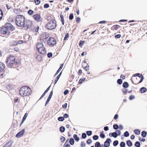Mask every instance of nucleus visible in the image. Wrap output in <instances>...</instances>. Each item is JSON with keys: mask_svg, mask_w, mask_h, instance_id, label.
<instances>
[{"mask_svg": "<svg viewBox=\"0 0 147 147\" xmlns=\"http://www.w3.org/2000/svg\"><path fill=\"white\" fill-rule=\"evenodd\" d=\"M31 90L27 86L21 87L19 91V93L22 96H28L31 94Z\"/></svg>", "mask_w": 147, "mask_h": 147, "instance_id": "1", "label": "nucleus"}, {"mask_svg": "<svg viewBox=\"0 0 147 147\" xmlns=\"http://www.w3.org/2000/svg\"><path fill=\"white\" fill-rule=\"evenodd\" d=\"M15 22L18 26L24 27L25 24V18L22 15H18L16 17Z\"/></svg>", "mask_w": 147, "mask_h": 147, "instance_id": "2", "label": "nucleus"}, {"mask_svg": "<svg viewBox=\"0 0 147 147\" xmlns=\"http://www.w3.org/2000/svg\"><path fill=\"white\" fill-rule=\"evenodd\" d=\"M56 22L55 20L51 19L46 24L45 27L49 30H52L54 29L56 26Z\"/></svg>", "mask_w": 147, "mask_h": 147, "instance_id": "3", "label": "nucleus"}, {"mask_svg": "<svg viewBox=\"0 0 147 147\" xmlns=\"http://www.w3.org/2000/svg\"><path fill=\"white\" fill-rule=\"evenodd\" d=\"M6 61L7 66L9 67H12L15 63V57L12 55L8 56Z\"/></svg>", "mask_w": 147, "mask_h": 147, "instance_id": "4", "label": "nucleus"}, {"mask_svg": "<svg viewBox=\"0 0 147 147\" xmlns=\"http://www.w3.org/2000/svg\"><path fill=\"white\" fill-rule=\"evenodd\" d=\"M56 43L55 39L53 38H50L47 41V43L50 46H53Z\"/></svg>", "mask_w": 147, "mask_h": 147, "instance_id": "5", "label": "nucleus"}, {"mask_svg": "<svg viewBox=\"0 0 147 147\" xmlns=\"http://www.w3.org/2000/svg\"><path fill=\"white\" fill-rule=\"evenodd\" d=\"M1 34H3L8 35L9 33L8 28H7L5 26L2 27L1 30Z\"/></svg>", "mask_w": 147, "mask_h": 147, "instance_id": "6", "label": "nucleus"}, {"mask_svg": "<svg viewBox=\"0 0 147 147\" xmlns=\"http://www.w3.org/2000/svg\"><path fill=\"white\" fill-rule=\"evenodd\" d=\"M25 25L27 28H31L32 25V22L29 20H26V24Z\"/></svg>", "mask_w": 147, "mask_h": 147, "instance_id": "7", "label": "nucleus"}, {"mask_svg": "<svg viewBox=\"0 0 147 147\" xmlns=\"http://www.w3.org/2000/svg\"><path fill=\"white\" fill-rule=\"evenodd\" d=\"M34 19L37 22H40V16L38 14H36L34 15L33 16Z\"/></svg>", "mask_w": 147, "mask_h": 147, "instance_id": "8", "label": "nucleus"}, {"mask_svg": "<svg viewBox=\"0 0 147 147\" xmlns=\"http://www.w3.org/2000/svg\"><path fill=\"white\" fill-rule=\"evenodd\" d=\"M25 132L24 129H22L21 131L18 133L16 135V137L17 138H19L22 136Z\"/></svg>", "mask_w": 147, "mask_h": 147, "instance_id": "9", "label": "nucleus"}, {"mask_svg": "<svg viewBox=\"0 0 147 147\" xmlns=\"http://www.w3.org/2000/svg\"><path fill=\"white\" fill-rule=\"evenodd\" d=\"M37 50L42 55H44L46 53V50L44 48V47L41 49H38Z\"/></svg>", "mask_w": 147, "mask_h": 147, "instance_id": "10", "label": "nucleus"}, {"mask_svg": "<svg viewBox=\"0 0 147 147\" xmlns=\"http://www.w3.org/2000/svg\"><path fill=\"white\" fill-rule=\"evenodd\" d=\"M111 142V139L108 138L104 143V146L105 147H108L110 146V143Z\"/></svg>", "mask_w": 147, "mask_h": 147, "instance_id": "11", "label": "nucleus"}, {"mask_svg": "<svg viewBox=\"0 0 147 147\" xmlns=\"http://www.w3.org/2000/svg\"><path fill=\"white\" fill-rule=\"evenodd\" d=\"M5 27L7 28L8 30H13L14 28L13 26L9 23H7L6 24V26Z\"/></svg>", "mask_w": 147, "mask_h": 147, "instance_id": "12", "label": "nucleus"}, {"mask_svg": "<svg viewBox=\"0 0 147 147\" xmlns=\"http://www.w3.org/2000/svg\"><path fill=\"white\" fill-rule=\"evenodd\" d=\"M13 143V142L10 140L3 147H9L11 146Z\"/></svg>", "mask_w": 147, "mask_h": 147, "instance_id": "13", "label": "nucleus"}, {"mask_svg": "<svg viewBox=\"0 0 147 147\" xmlns=\"http://www.w3.org/2000/svg\"><path fill=\"white\" fill-rule=\"evenodd\" d=\"M44 47L43 45L41 43H38L36 45V47L37 50L40 49Z\"/></svg>", "mask_w": 147, "mask_h": 147, "instance_id": "14", "label": "nucleus"}, {"mask_svg": "<svg viewBox=\"0 0 147 147\" xmlns=\"http://www.w3.org/2000/svg\"><path fill=\"white\" fill-rule=\"evenodd\" d=\"M63 64H61V65L60 66V67L59 68V69L56 72V73L55 76V75H57L59 72L62 69V67H63Z\"/></svg>", "mask_w": 147, "mask_h": 147, "instance_id": "15", "label": "nucleus"}, {"mask_svg": "<svg viewBox=\"0 0 147 147\" xmlns=\"http://www.w3.org/2000/svg\"><path fill=\"white\" fill-rule=\"evenodd\" d=\"M28 114L27 113H26L24 115V117L23 118V119H22V123H21V124L24 123V121L26 120L27 116H28Z\"/></svg>", "mask_w": 147, "mask_h": 147, "instance_id": "16", "label": "nucleus"}, {"mask_svg": "<svg viewBox=\"0 0 147 147\" xmlns=\"http://www.w3.org/2000/svg\"><path fill=\"white\" fill-rule=\"evenodd\" d=\"M147 90V89L144 87L141 88L140 89V91L141 93H143L145 92Z\"/></svg>", "mask_w": 147, "mask_h": 147, "instance_id": "17", "label": "nucleus"}, {"mask_svg": "<svg viewBox=\"0 0 147 147\" xmlns=\"http://www.w3.org/2000/svg\"><path fill=\"white\" fill-rule=\"evenodd\" d=\"M51 86H49L48 88L47 89V90H45V92L40 97V98H42L44 96H45L47 92L49 91V89L50 88Z\"/></svg>", "mask_w": 147, "mask_h": 147, "instance_id": "18", "label": "nucleus"}, {"mask_svg": "<svg viewBox=\"0 0 147 147\" xmlns=\"http://www.w3.org/2000/svg\"><path fill=\"white\" fill-rule=\"evenodd\" d=\"M11 45L12 46H16L17 45L18 43L17 41H13L11 42Z\"/></svg>", "mask_w": 147, "mask_h": 147, "instance_id": "19", "label": "nucleus"}, {"mask_svg": "<svg viewBox=\"0 0 147 147\" xmlns=\"http://www.w3.org/2000/svg\"><path fill=\"white\" fill-rule=\"evenodd\" d=\"M61 73H62L61 72H60V73L57 76V78L55 79V84L57 83V81H58V80H59V78L61 75Z\"/></svg>", "mask_w": 147, "mask_h": 147, "instance_id": "20", "label": "nucleus"}, {"mask_svg": "<svg viewBox=\"0 0 147 147\" xmlns=\"http://www.w3.org/2000/svg\"><path fill=\"white\" fill-rule=\"evenodd\" d=\"M123 86L124 88H126L128 87L129 84L127 82H125L123 84Z\"/></svg>", "mask_w": 147, "mask_h": 147, "instance_id": "21", "label": "nucleus"}, {"mask_svg": "<svg viewBox=\"0 0 147 147\" xmlns=\"http://www.w3.org/2000/svg\"><path fill=\"white\" fill-rule=\"evenodd\" d=\"M36 59L38 61H40L42 60V57L40 55H37L36 57Z\"/></svg>", "mask_w": 147, "mask_h": 147, "instance_id": "22", "label": "nucleus"}, {"mask_svg": "<svg viewBox=\"0 0 147 147\" xmlns=\"http://www.w3.org/2000/svg\"><path fill=\"white\" fill-rule=\"evenodd\" d=\"M127 144L130 147L132 146V142L130 141H127L126 142Z\"/></svg>", "mask_w": 147, "mask_h": 147, "instance_id": "23", "label": "nucleus"}, {"mask_svg": "<svg viewBox=\"0 0 147 147\" xmlns=\"http://www.w3.org/2000/svg\"><path fill=\"white\" fill-rule=\"evenodd\" d=\"M73 137L75 140L76 141L78 142L79 140V138L78 137V136L76 134H74Z\"/></svg>", "mask_w": 147, "mask_h": 147, "instance_id": "24", "label": "nucleus"}, {"mask_svg": "<svg viewBox=\"0 0 147 147\" xmlns=\"http://www.w3.org/2000/svg\"><path fill=\"white\" fill-rule=\"evenodd\" d=\"M74 140L72 138H71L69 140V143L71 145H73L74 144Z\"/></svg>", "mask_w": 147, "mask_h": 147, "instance_id": "25", "label": "nucleus"}, {"mask_svg": "<svg viewBox=\"0 0 147 147\" xmlns=\"http://www.w3.org/2000/svg\"><path fill=\"white\" fill-rule=\"evenodd\" d=\"M134 132L135 134L137 135H139L140 133V131L138 129H135L134 130Z\"/></svg>", "mask_w": 147, "mask_h": 147, "instance_id": "26", "label": "nucleus"}, {"mask_svg": "<svg viewBox=\"0 0 147 147\" xmlns=\"http://www.w3.org/2000/svg\"><path fill=\"white\" fill-rule=\"evenodd\" d=\"M65 130V128L64 127L61 126L60 128V131L61 132H63Z\"/></svg>", "mask_w": 147, "mask_h": 147, "instance_id": "27", "label": "nucleus"}, {"mask_svg": "<svg viewBox=\"0 0 147 147\" xmlns=\"http://www.w3.org/2000/svg\"><path fill=\"white\" fill-rule=\"evenodd\" d=\"M146 134L147 133L146 131H143L142 132L141 135L143 137H144L146 136Z\"/></svg>", "mask_w": 147, "mask_h": 147, "instance_id": "28", "label": "nucleus"}, {"mask_svg": "<svg viewBox=\"0 0 147 147\" xmlns=\"http://www.w3.org/2000/svg\"><path fill=\"white\" fill-rule=\"evenodd\" d=\"M53 92L52 91L50 93V94L47 99L50 100L53 95Z\"/></svg>", "mask_w": 147, "mask_h": 147, "instance_id": "29", "label": "nucleus"}, {"mask_svg": "<svg viewBox=\"0 0 147 147\" xmlns=\"http://www.w3.org/2000/svg\"><path fill=\"white\" fill-rule=\"evenodd\" d=\"M111 135L112 136L115 138H116L117 136V133L116 132L112 133Z\"/></svg>", "mask_w": 147, "mask_h": 147, "instance_id": "30", "label": "nucleus"}, {"mask_svg": "<svg viewBox=\"0 0 147 147\" xmlns=\"http://www.w3.org/2000/svg\"><path fill=\"white\" fill-rule=\"evenodd\" d=\"M34 13V11L31 10H29L28 12V14L30 15H32Z\"/></svg>", "mask_w": 147, "mask_h": 147, "instance_id": "31", "label": "nucleus"}, {"mask_svg": "<svg viewBox=\"0 0 147 147\" xmlns=\"http://www.w3.org/2000/svg\"><path fill=\"white\" fill-rule=\"evenodd\" d=\"M135 145L137 147H139L140 146V144L139 142H136L135 144Z\"/></svg>", "mask_w": 147, "mask_h": 147, "instance_id": "32", "label": "nucleus"}, {"mask_svg": "<svg viewBox=\"0 0 147 147\" xmlns=\"http://www.w3.org/2000/svg\"><path fill=\"white\" fill-rule=\"evenodd\" d=\"M58 120L59 121H63L64 120V118L63 117H59L58 118Z\"/></svg>", "mask_w": 147, "mask_h": 147, "instance_id": "33", "label": "nucleus"}, {"mask_svg": "<svg viewBox=\"0 0 147 147\" xmlns=\"http://www.w3.org/2000/svg\"><path fill=\"white\" fill-rule=\"evenodd\" d=\"M100 143L98 142H97L95 143V147H100Z\"/></svg>", "mask_w": 147, "mask_h": 147, "instance_id": "34", "label": "nucleus"}, {"mask_svg": "<svg viewBox=\"0 0 147 147\" xmlns=\"http://www.w3.org/2000/svg\"><path fill=\"white\" fill-rule=\"evenodd\" d=\"M129 135V132L127 131H126L124 133V136L125 137H127Z\"/></svg>", "mask_w": 147, "mask_h": 147, "instance_id": "35", "label": "nucleus"}, {"mask_svg": "<svg viewBox=\"0 0 147 147\" xmlns=\"http://www.w3.org/2000/svg\"><path fill=\"white\" fill-rule=\"evenodd\" d=\"M86 79L85 78H84L82 79H81L79 81L78 83L79 84H81L82 83V82L84 81Z\"/></svg>", "mask_w": 147, "mask_h": 147, "instance_id": "36", "label": "nucleus"}, {"mask_svg": "<svg viewBox=\"0 0 147 147\" xmlns=\"http://www.w3.org/2000/svg\"><path fill=\"white\" fill-rule=\"evenodd\" d=\"M125 144L123 142H121L120 144V146L121 147H125Z\"/></svg>", "mask_w": 147, "mask_h": 147, "instance_id": "37", "label": "nucleus"}, {"mask_svg": "<svg viewBox=\"0 0 147 147\" xmlns=\"http://www.w3.org/2000/svg\"><path fill=\"white\" fill-rule=\"evenodd\" d=\"M118 144V142L117 140L115 141L113 143V145L114 146H117Z\"/></svg>", "mask_w": 147, "mask_h": 147, "instance_id": "38", "label": "nucleus"}, {"mask_svg": "<svg viewBox=\"0 0 147 147\" xmlns=\"http://www.w3.org/2000/svg\"><path fill=\"white\" fill-rule=\"evenodd\" d=\"M98 136L95 135L93 137V139L94 140H96L98 139Z\"/></svg>", "mask_w": 147, "mask_h": 147, "instance_id": "39", "label": "nucleus"}, {"mask_svg": "<svg viewBox=\"0 0 147 147\" xmlns=\"http://www.w3.org/2000/svg\"><path fill=\"white\" fill-rule=\"evenodd\" d=\"M73 18H74V16H73V14L72 13L70 14L69 16V19L70 20H72V19H73Z\"/></svg>", "mask_w": 147, "mask_h": 147, "instance_id": "40", "label": "nucleus"}, {"mask_svg": "<svg viewBox=\"0 0 147 147\" xmlns=\"http://www.w3.org/2000/svg\"><path fill=\"white\" fill-rule=\"evenodd\" d=\"M84 41L81 40L79 43V46L82 47V45H83L84 43Z\"/></svg>", "mask_w": 147, "mask_h": 147, "instance_id": "41", "label": "nucleus"}, {"mask_svg": "<svg viewBox=\"0 0 147 147\" xmlns=\"http://www.w3.org/2000/svg\"><path fill=\"white\" fill-rule=\"evenodd\" d=\"M117 83L119 84H121L122 82V80L120 79H119L117 81Z\"/></svg>", "mask_w": 147, "mask_h": 147, "instance_id": "42", "label": "nucleus"}, {"mask_svg": "<svg viewBox=\"0 0 147 147\" xmlns=\"http://www.w3.org/2000/svg\"><path fill=\"white\" fill-rule=\"evenodd\" d=\"M87 135L88 136H90L92 135V132L91 131H87L86 132Z\"/></svg>", "mask_w": 147, "mask_h": 147, "instance_id": "43", "label": "nucleus"}, {"mask_svg": "<svg viewBox=\"0 0 147 147\" xmlns=\"http://www.w3.org/2000/svg\"><path fill=\"white\" fill-rule=\"evenodd\" d=\"M34 1L36 4L37 5L39 4L40 2V0H35Z\"/></svg>", "mask_w": 147, "mask_h": 147, "instance_id": "44", "label": "nucleus"}, {"mask_svg": "<svg viewBox=\"0 0 147 147\" xmlns=\"http://www.w3.org/2000/svg\"><path fill=\"white\" fill-rule=\"evenodd\" d=\"M113 127L114 129H117L118 128V126L117 124H114L113 125Z\"/></svg>", "mask_w": 147, "mask_h": 147, "instance_id": "45", "label": "nucleus"}, {"mask_svg": "<svg viewBox=\"0 0 147 147\" xmlns=\"http://www.w3.org/2000/svg\"><path fill=\"white\" fill-rule=\"evenodd\" d=\"M65 140V138L63 136H61L60 138V140L62 142H63Z\"/></svg>", "mask_w": 147, "mask_h": 147, "instance_id": "46", "label": "nucleus"}, {"mask_svg": "<svg viewBox=\"0 0 147 147\" xmlns=\"http://www.w3.org/2000/svg\"><path fill=\"white\" fill-rule=\"evenodd\" d=\"M25 41H23V40H19L18 41V42H17L18 44H21L22 43H24L25 42Z\"/></svg>", "mask_w": 147, "mask_h": 147, "instance_id": "47", "label": "nucleus"}, {"mask_svg": "<svg viewBox=\"0 0 147 147\" xmlns=\"http://www.w3.org/2000/svg\"><path fill=\"white\" fill-rule=\"evenodd\" d=\"M86 134L85 133H84L82 134V137L84 138L85 139L86 138Z\"/></svg>", "mask_w": 147, "mask_h": 147, "instance_id": "48", "label": "nucleus"}, {"mask_svg": "<svg viewBox=\"0 0 147 147\" xmlns=\"http://www.w3.org/2000/svg\"><path fill=\"white\" fill-rule=\"evenodd\" d=\"M115 132L118 134V136H120L121 134V131L119 130H117L115 131Z\"/></svg>", "mask_w": 147, "mask_h": 147, "instance_id": "49", "label": "nucleus"}, {"mask_svg": "<svg viewBox=\"0 0 147 147\" xmlns=\"http://www.w3.org/2000/svg\"><path fill=\"white\" fill-rule=\"evenodd\" d=\"M86 145L85 143L84 142H82L81 143V146L82 147H85Z\"/></svg>", "mask_w": 147, "mask_h": 147, "instance_id": "50", "label": "nucleus"}, {"mask_svg": "<svg viewBox=\"0 0 147 147\" xmlns=\"http://www.w3.org/2000/svg\"><path fill=\"white\" fill-rule=\"evenodd\" d=\"M84 69L86 71H87L89 69V66H84Z\"/></svg>", "mask_w": 147, "mask_h": 147, "instance_id": "51", "label": "nucleus"}, {"mask_svg": "<svg viewBox=\"0 0 147 147\" xmlns=\"http://www.w3.org/2000/svg\"><path fill=\"white\" fill-rule=\"evenodd\" d=\"M49 7V5L48 4H45L44 5V7L45 8H47Z\"/></svg>", "mask_w": 147, "mask_h": 147, "instance_id": "52", "label": "nucleus"}, {"mask_svg": "<svg viewBox=\"0 0 147 147\" xmlns=\"http://www.w3.org/2000/svg\"><path fill=\"white\" fill-rule=\"evenodd\" d=\"M123 92V93H126L127 92V90L125 89H123L122 90Z\"/></svg>", "mask_w": 147, "mask_h": 147, "instance_id": "53", "label": "nucleus"}, {"mask_svg": "<svg viewBox=\"0 0 147 147\" xmlns=\"http://www.w3.org/2000/svg\"><path fill=\"white\" fill-rule=\"evenodd\" d=\"M86 63V61L84 60L82 63V66L84 68V66H85V64Z\"/></svg>", "mask_w": 147, "mask_h": 147, "instance_id": "54", "label": "nucleus"}, {"mask_svg": "<svg viewBox=\"0 0 147 147\" xmlns=\"http://www.w3.org/2000/svg\"><path fill=\"white\" fill-rule=\"evenodd\" d=\"M134 98V96L133 95H131L129 97V99L130 100H132Z\"/></svg>", "mask_w": 147, "mask_h": 147, "instance_id": "55", "label": "nucleus"}, {"mask_svg": "<svg viewBox=\"0 0 147 147\" xmlns=\"http://www.w3.org/2000/svg\"><path fill=\"white\" fill-rule=\"evenodd\" d=\"M100 136L101 138H105V136L104 134L102 133L100 134Z\"/></svg>", "mask_w": 147, "mask_h": 147, "instance_id": "56", "label": "nucleus"}, {"mask_svg": "<svg viewBox=\"0 0 147 147\" xmlns=\"http://www.w3.org/2000/svg\"><path fill=\"white\" fill-rule=\"evenodd\" d=\"M92 142V141L90 139H89L87 141V143L88 144H90Z\"/></svg>", "mask_w": 147, "mask_h": 147, "instance_id": "57", "label": "nucleus"}, {"mask_svg": "<svg viewBox=\"0 0 147 147\" xmlns=\"http://www.w3.org/2000/svg\"><path fill=\"white\" fill-rule=\"evenodd\" d=\"M69 91L67 90H65V91L64 92V94L65 95H66L67 94H68L69 92Z\"/></svg>", "mask_w": 147, "mask_h": 147, "instance_id": "58", "label": "nucleus"}, {"mask_svg": "<svg viewBox=\"0 0 147 147\" xmlns=\"http://www.w3.org/2000/svg\"><path fill=\"white\" fill-rule=\"evenodd\" d=\"M52 54L51 53H49L47 54V56L49 57H52Z\"/></svg>", "mask_w": 147, "mask_h": 147, "instance_id": "59", "label": "nucleus"}, {"mask_svg": "<svg viewBox=\"0 0 147 147\" xmlns=\"http://www.w3.org/2000/svg\"><path fill=\"white\" fill-rule=\"evenodd\" d=\"M67 103H65L62 106L63 107V108H66L67 107Z\"/></svg>", "mask_w": 147, "mask_h": 147, "instance_id": "60", "label": "nucleus"}, {"mask_svg": "<svg viewBox=\"0 0 147 147\" xmlns=\"http://www.w3.org/2000/svg\"><path fill=\"white\" fill-rule=\"evenodd\" d=\"M104 129L106 131H108L109 130V127L107 126H106L104 127Z\"/></svg>", "mask_w": 147, "mask_h": 147, "instance_id": "61", "label": "nucleus"}, {"mask_svg": "<svg viewBox=\"0 0 147 147\" xmlns=\"http://www.w3.org/2000/svg\"><path fill=\"white\" fill-rule=\"evenodd\" d=\"M60 18L61 19V21L64 20L63 16V15H61V14L60 15Z\"/></svg>", "mask_w": 147, "mask_h": 147, "instance_id": "62", "label": "nucleus"}, {"mask_svg": "<svg viewBox=\"0 0 147 147\" xmlns=\"http://www.w3.org/2000/svg\"><path fill=\"white\" fill-rule=\"evenodd\" d=\"M64 117L67 118L68 117V115L67 114H65L63 115Z\"/></svg>", "mask_w": 147, "mask_h": 147, "instance_id": "63", "label": "nucleus"}, {"mask_svg": "<svg viewBox=\"0 0 147 147\" xmlns=\"http://www.w3.org/2000/svg\"><path fill=\"white\" fill-rule=\"evenodd\" d=\"M69 36V34H66L64 40H65L67 38H68Z\"/></svg>", "mask_w": 147, "mask_h": 147, "instance_id": "64", "label": "nucleus"}]
</instances>
